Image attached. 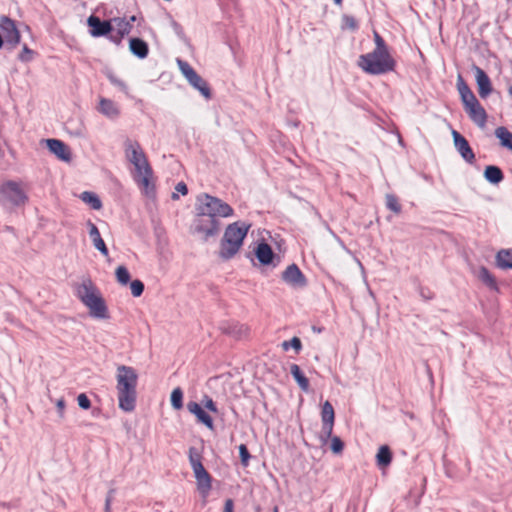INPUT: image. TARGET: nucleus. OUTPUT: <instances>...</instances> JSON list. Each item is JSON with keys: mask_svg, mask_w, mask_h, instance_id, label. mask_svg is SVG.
Returning <instances> with one entry per match:
<instances>
[{"mask_svg": "<svg viewBox=\"0 0 512 512\" xmlns=\"http://www.w3.org/2000/svg\"><path fill=\"white\" fill-rule=\"evenodd\" d=\"M107 39L110 42L114 43L115 45L119 46V45H121L122 40L124 39V36L119 34L118 31L116 33L111 32V34L109 36H107Z\"/></svg>", "mask_w": 512, "mask_h": 512, "instance_id": "50", "label": "nucleus"}, {"mask_svg": "<svg viewBox=\"0 0 512 512\" xmlns=\"http://www.w3.org/2000/svg\"><path fill=\"white\" fill-rule=\"evenodd\" d=\"M154 509L158 511L160 509V506H156L154 507Z\"/></svg>", "mask_w": 512, "mask_h": 512, "instance_id": "63", "label": "nucleus"}, {"mask_svg": "<svg viewBox=\"0 0 512 512\" xmlns=\"http://www.w3.org/2000/svg\"><path fill=\"white\" fill-rule=\"evenodd\" d=\"M57 411L59 413L60 417H63L64 415V409H65V400L63 398L59 399L56 403Z\"/></svg>", "mask_w": 512, "mask_h": 512, "instance_id": "53", "label": "nucleus"}, {"mask_svg": "<svg viewBox=\"0 0 512 512\" xmlns=\"http://www.w3.org/2000/svg\"><path fill=\"white\" fill-rule=\"evenodd\" d=\"M153 169L151 165H147L145 170L142 171L141 175H136L134 180L141 189V192L148 198H155L156 196V185L152 180Z\"/></svg>", "mask_w": 512, "mask_h": 512, "instance_id": "17", "label": "nucleus"}, {"mask_svg": "<svg viewBox=\"0 0 512 512\" xmlns=\"http://www.w3.org/2000/svg\"><path fill=\"white\" fill-rule=\"evenodd\" d=\"M129 284L133 297H140L143 294L145 285L140 279H134Z\"/></svg>", "mask_w": 512, "mask_h": 512, "instance_id": "41", "label": "nucleus"}, {"mask_svg": "<svg viewBox=\"0 0 512 512\" xmlns=\"http://www.w3.org/2000/svg\"><path fill=\"white\" fill-rule=\"evenodd\" d=\"M100 411H101V410H100L99 408H95V409H93V411H92V415H93V416H98V415L100 414Z\"/></svg>", "mask_w": 512, "mask_h": 512, "instance_id": "56", "label": "nucleus"}, {"mask_svg": "<svg viewBox=\"0 0 512 512\" xmlns=\"http://www.w3.org/2000/svg\"><path fill=\"white\" fill-rule=\"evenodd\" d=\"M336 5H341L343 0H333Z\"/></svg>", "mask_w": 512, "mask_h": 512, "instance_id": "59", "label": "nucleus"}, {"mask_svg": "<svg viewBox=\"0 0 512 512\" xmlns=\"http://www.w3.org/2000/svg\"><path fill=\"white\" fill-rule=\"evenodd\" d=\"M239 450V458L240 462L244 467H247L249 464V460L251 459V454L248 450V447L246 444H240L238 446Z\"/></svg>", "mask_w": 512, "mask_h": 512, "instance_id": "45", "label": "nucleus"}, {"mask_svg": "<svg viewBox=\"0 0 512 512\" xmlns=\"http://www.w3.org/2000/svg\"><path fill=\"white\" fill-rule=\"evenodd\" d=\"M75 296L85 305L91 317L109 319L108 306L98 287L90 278L75 286Z\"/></svg>", "mask_w": 512, "mask_h": 512, "instance_id": "3", "label": "nucleus"}, {"mask_svg": "<svg viewBox=\"0 0 512 512\" xmlns=\"http://www.w3.org/2000/svg\"><path fill=\"white\" fill-rule=\"evenodd\" d=\"M113 22L116 23L118 27L117 31L119 34L123 35L124 37L127 36L132 30V25L130 22H126L125 17H115L113 18Z\"/></svg>", "mask_w": 512, "mask_h": 512, "instance_id": "38", "label": "nucleus"}, {"mask_svg": "<svg viewBox=\"0 0 512 512\" xmlns=\"http://www.w3.org/2000/svg\"><path fill=\"white\" fill-rule=\"evenodd\" d=\"M329 440L331 441L330 443V449L331 451L334 453V454H340L342 453L343 449H344V442L343 440L338 437V436H333L331 435V437L329 438Z\"/></svg>", "mask_w": 512, "mask_h": 512, "instance_id": "43", "label": "nucleus"}, {"mask_svg": "<svg viewBox=\"0 0 512 512\" xmlns=\"http://www.w3.org/2000/svg\"><path fill=\"white\" fill-rule=\"evenodd\" d=\"M496 266L502 270L512 269V248L500 249L495 256Z\"/></svg>", "mask_w": 512, "mask_h": 512, "instance_id": "28", "label": "nucleus"}, {"mask_svg": "<svg viewBox=\"0 0 512 512\" xmlns=\"http://www.w3.org/2000/svg\"><path fill=\"white\" fill-rule=\"evenodd\" d=\"M478 278L491 290L494 292H499V286L495 276L489 271V269L485 266H481L479 268Z\"/></svg>", "mask_w": 512, "mask_h": 512, "instance_id": "29", "label": "nucleus"}, {"mask_svg": "<svg viewBox=\"0 0 512 512\" xmlns=\"http://www.w3.org/2000/svg\"><path fill=\"white\" fill-rule=\"evenodd\" d=\"M77 403L78 406L83 410H88L91 408V401L85 393H80L77 396Z\"/></svg>", "mask_w": 512, "mask_h": 512, "instance_id": "47", "label": "nucleus"}, {"mask_svg": "<svg viewBox=\"0 0 512 512\" xmlns=\"http://www.w3.org/2000/svg\"><path fill=\"white\" fill-rule=\"evenodd\" d=\"M456 87L462 102L464 111L467 113L472 122L480 128H483L487 122V112L480 104L475 94L463 78L461 74L457 76Z\"/></svg>", "mask_w": 512, "mask_h": 512, "instance_id": "5", "label": "nucleus"}, {"mask_svg": "<svg viewBox=\"0 0 512 512\" xmlns=\"http://www.w3.org/2000/svg\"><path fill=\"white\" fill-rule=\"evenodd\" d=\"M473 70L475 72L478 94L482 99H486L493 91L491 79L479 66L473 65Z\"/></svg>", "mask_w": 512, "mask_h": 512, "instance_id": "18", "label": "nucleus"}, {"mask_svg": "<svg viewBox=\"0 0 512 512\" xmlns=\"http://www.w3.org/2000/svg\"><path fill=\"white\" fill-rule=\"evenodd\" d=\"M79 198L93 210H100L102 208V201L95 192L84 191L80 194Z\"/></svg>", "mask_w": 512, "mask_h": 512, "instance_id": "32", "label": "nucleus"}, {"mask_svg": "<svg viewBox=\"0 0 512 512\" xmlns=\"http://www.w3.org/2000/svg\"><path fill=\"white\" fill-rule=\"evenodd\" d=\"M34 54L35 51L30 49L27 44H24L18 55V60L23 63H28L33 60Z\"/></svg>", "mask_w": 512, "mask_h": 512, "instance_id": "42", "label": "nucleus"}, {"mask_svg": "<svg viewBox=\"0 0 512 512\" xmlns=\"http://www.w3.org/2000/svg\"><path fill=\"white\" fill-rule=\"evenodd\" d=\"M113 494H114V490H110L106 496V500H105V512H110L111 511V504H112V501H113Z\"/></svg>", "mask_w": 512, "mask_h": 512, "instance_id": "52", "label": "nucleus"}, {"mask_svg": "<svg viewBox=\"0 0 512 512\" xmlns=\"http://www.w3.org/2000/svg\"><path fill=\"white\" fill-rule=\"evenodd\" d=\"M0 193L13 205L22 206L28 201L26 192L20 187V185L9 180L0 187Z\"/></svg>", "mask_w": 512, "mask_h": 512, "instance_id": "11", "label": "nucleus"}, {"mask_svg": "<svg viewBox=\"0 0 512 512\" xmlns=\"http://www.w3.org/2000/svg\"><path fill=\"white\" fill-rule=\"evenodd\" d=\"M197 207L211 214L214 218L230 217L234 214L233 208L222 199L208 193H202L197 197Z\"/></svg>", "mask_w": 512, "mask_h": 512, "instance_id": "7", "label": "nucleus"}, {"mask_svg": "<svg viewBox=\"0 0 512 512\" xmlns=\"http://www.w3.org/2000/svg\"><path fill=\"white\" fill-rule=\"evenodd\" d=\"M195 209L196 217L192 226L193 232L203 235L202 239L208 241L209 238L218 234L220 222L217 218L202 211L199 207L196 206Z\"/></svg>", "mask_w": 512, "mask_h": 512, "instance_id": "8", "label": "nucleus"}, {"mask_svg": "<svg viewBox=\"0 0 512 512\" xmlns=\"http://www.w3.org/2000/svg\"><path fill=\"white\" fill-rule=\"evenodd\" d=\"M97 110L99 113L112 121L117 120L121 114L119 105L116 104L113 100L105 97H100Z\"/></svg>", "mask_w": 512, "mask_h": 512, "instance_id": "21", "label": "nucleus"}, {"mask_svg": "<svg viewBox=\"0 0 512 512\" xmlns=\"http://www.w3.org/2000/svg\"><path fill=\"white\" fill-rule=\"evenodd\" d=\"M170 403L175 410H180L183 408V391L180 387H176L172 390L170 395Z\"/></svg>", "mask_w": 512, "mask_h": 512, "instance_id": "36", "label": "nucleus"}, {"mask_svg": "<svg viewBox=\"0 0 512 512\" xmlns=\"http://www.w3.org/2000/svg\"><path fill=\"white\" fill-rule=\"evenodd\" d=\"M313 330H314V331H317L318 333H320V332L322 331V329H321V328H316L315 326L313 327Z\"/></svg>", "mask_w": 512, "mask_h": 512, "instance_id": "61", "label": "nucleus"}, {"mask_svg": "<svg viewBox=\"0 0 512 512\" xmlns=\"http://www.w3.org/2000/svg\"><path fill=\"white\" fill-rule=\"evenodd\" d=\"M197 489L203 498H206L212 488V482H197Z\"/></svg>", "mask_w": 512, "mask_h": 512, "instance_id": "49", "label": "nucleus"}, {"mask_svg": "<svg viewBox=\"0 0 512 512\" xmlns=\"http://www.w3.org/2000/svg\"><path fill=\"white\" fill-rule=\"evenodd\" d=\"M195 90H197L206 100L212 98V90L206 80L198 73L188 82Z\"/></svg>", "mask_w": 512, "mask_h": 512, "instance_id": "24", "label": "nucleus"}, {"mask_svg": "<svg viewBox=\"0 0 512 512\" xmlns=\"http://www.w3.org/2000/svg\"><path fill=\"white\" fill-rule=\"evenodd\" d=\"M483 177L488 183L498 185L504 180V173L496 165H487L484 169Z\"/></svg>", "mask_w": 512, "mask_h": 512, "instance_id": "25", "label": "nucleus"}, {"mask_svg": "<svg viewBox=\"0 0 512 512\" xmlns=\"http://www.w3.org/2000/svg\"><path fill=\"white\" fill-rule=\"evenodd\" d=\"M5 41H4V38L2 36V34L0 33V49L3 47Z\"/></svg>", "mask_w": 512, "mask_h": 512, "instance_id": "57", "label": "nucleus"}, {"mask_svg": "<svg viewBox=\"0 0 512 512\" xmlns=\"http://www.w3.org/2000/svg\"><path fill=\"white\" fill-rule=\"evenodd\" d=\"M393 458V453L388 445H381L376 453V464L380 470L387 468Z\"/></svg>", "mask_w": 512, "mask_h": 512, "instance_id": "26", "label": "nucleus"}, {"mask_svg": "<svg viewBox=\"0 0 512 512\" xmlns=\"http://www.w3.org/2000/svg\"><path fill=\"white\" fill-rule=\"evenodd\" d=\"M170 24H171V27H172L174 33L177 35V37L181 41L187 43L188 38L185 34V31H184V28L182 27V25L179 22H177L176 20H174L173 18H171Z\"/></svg>", "mask_w": 512, "mask_h": 512, "instance_id": "44", "label": "nucleus"}, {"mask_svg": "<svg viewBox=\"0 0 512 512\" xmlns=\"http://www.w3.org/2000/svg\"><path fill=\"white\" fill-rule=\"evenodd\" d=\"M452 138L454 147L462 159L468 164H474L476 161V156L468 140L456 130H452Z\"/></svg>", "mask_w": 512, "mask_h": 512, "instance_id": "16", "label": "nucleus"}, {"mask_svg": "<svg viewBox=\"0 0 512 512\" xmlns=\"http://www.w3.org/2000/svg\"><path fill=\"white\" fill-rule=\"evenodd\" d=\"M104 74L113 86L117 87L121 92L128 95L129 89H128L127 84L122 79L117 77L116 74L112 70H107L104 72Z\"/></svg>", "mask_w": 512, "mask_h": 512, "instance_id": "33", "label": "nucleus"}, {"mask_svg": "<svg viewBox=\"0 0 512 512\" xmlns=\"http://www.w3.org/2000/svg\"><path fill=\"white\" fill-rule=\"evenodd\" d=\"M115 277L117 282L122 286H126L132 281L130 272L124 265H120L116 268Z\"/></svg>", "mask_w": 512, "mask_h": 512, "instance_id": "35", "label": "nucleus"}, {"mask_svg": "<svg viewBox=\"0 0 512 512\" xmlns=\"http://www.w3.org/2000/svg\"><path fill=\"white\" fill-rule=\"evenodd\" d=\"M187 410L196 417L198 423L204 425L209 430H214L213 418L205 411L204 407L195 401H189L187 403Z\"/></svg>", "mask_w": 512, "mask_h": 512, "instance_id": "20", "label": "nucleus"}, {"mask_svg": "<svg viewBox=\"0 0 512 512\" xmlns=\"http://www.w3.org/2000/svg\"><path fill=\"white\" fill-rule=\"evenodd\" d=\"M87 26L89 34L93 38H100L109 36L114 31L113 18L103 20L100 17L92 14L87 18Z\"/></svg>", "mask_w": 512, "mask_h": 512, "instance_id": "13", "label": "nucleus"}, {"mask_svg": "<svg viewBox=\"0 0 512 512\" xmlns=\"http://www.w3.org/2000/svg\"><path fill=\"white\" fill-rule=\"evenodd\" d=\"M45 147L58 160L70 163L72 161V152L70 147L62 140L56 138H48L43 140Z\"/></svg>", "mask_w": 512, "mask_h": 512, "instance_id": "15", "label": "nucleus"}, {"mask_svg": "<svg viewBox=\"0 0 512 512\" xmlns=\"http://www.w3.org/2000/svg\"><path fill=\"white\" fill-rule=\"evenodd\" d=\"M281 279L292 288L302 289L308 285L307 277L295 263L287 266L281 274Z\"/></svg>", "mask_w": 512, "mask_h": 512, "instance_id": "14", "label": "nucleus"}, {"mask_svg": "<svg viewBox=\"0 0 512 512\" xmlns=\"http://www.w3.org/2000/svg\"><path fill=\"white\" fill-rule=\"evenodd\" d=\"M386 206L389 210L393 211L396 214H399L402 211V206L399 203V200L394 194L386 195Z\"/></svg>", "mask_w": 512, "mask_h": 512, "instance_id": "39", "label": "nucleus"}, {"mask_svg": "<svg viewBox=\"0 0 512 512\" xmlns=\"http://www.w3.org/2000/svg\"><path fill=\"white\" fill-rule=\"evenodd\" d=\"M189 461L196 480H212L211 475L202 464V455L195 447L189 448Z\"/></svg>", "mask_w": 512, "mask_h": 512, "instance_id": "19", "label": "nucleus"}, {"mask_svg": "<svg viewBox=\"0 0 512 512\" xmlns=\"http://www.w3.org/2000/svg\"><path fill=\"white\" fill-rule=\"evenodd\" d=\"M87 226L89 228V236L93 242L94 247L103 255L108 256L109 250L101 237L100 231L98 227L91 222L90 220L87 222Z\"/></svg>", "mask_w": 512, "mask_h": 512, "instance_id": "23", "label": "nucleus"}, {"mask_svg": "<svg viewBox=\"0 0 512 512\" xmlns=\"http://www.w3.org/2000/svg\"><path fill=\"white\" fill-rule=\"evenodd\" d=\"M273 512H279V511H278V508H277V507H275V508H274V510H273Z\"/></svg>", "mask_w": 512, "mask_h": 512, "instance_id": "64", "label": "nucleus"}, {"mask_svg": "<svg viewBox=\"0 0 512 512\" xmlns=\"http://www.w3.org/2000/svg\"><path fill=\"white\" fill-rule=\"evenodd\" d=\"M342 27L348 28L351 31H357L359 29V23L354 16L344 14L342 16Z\"/></svg>", "mask_w": 512, "mask_h": 512, "instance_id": "40", "label": "nucleus"}, {"mask_svg": "<svg viewBox=\"0 0 512 512\" xmlns=\"http://www.w3.org/2000/svg\"><path fill=\"white\" fill-rule=\"evenodd\" d=\"M255 247L251 252L246 254V257L251 261L253 266H259L262 269L276 268L280 262L281 257L274 252L270 244L265 239H259L254 242Z\"/></svg>", "mask_w": 512, "mask_h": 512, "instance_id": "6", "label": "nucleus"}, {"mask_svg": "<svg viewBox=\"0 0 512 512\" xmlns=\"http://www.w3.org/2000/svg\"><path fill=\"white\" fill-rule=\"evenodd\" d=\"M290 374L292 375L294 381L297 383L299 388L308 392L310 388L309 379L305 376L304 372L301 370L300 366L297 364L290 365Z\"/></svg>", "mask_w": 512, "mask_h": 512, "instance_id": "27", "label": "nucleus"}, {"mask_svg": "<svg viewBox=\"0 0 512 512\" xmlns=\"http://www.w3.org/2000/svg\"><path fill=\"white\" fill-rule=\"evenodd\" d=\"M175 190L177 193H180L182 195H187L188 194V187L186 185L185 182L181 181V182H178L175 186Z\"/></svg>", "mask_w": 512, "mask_h": 512, "instance_id": "51", "label": "nucleus"}, {"mask_svg": "<svg viewBox=\"0 0 512 512\" xmlns=\"http://www.w3.org/2000/svg\"><path fill=\"white\" fill-rule=\"evenodd\" d=\"M0 29L3 32V38L8 49H14L21 40L20 31L16 25V21L8 16L0 17Z\"/></svg>", "mask_w": 512, "mask_h": 512, "instance_id": "10", "label": "nucleus"}, {"mask_svg": "<svg viewBox=\"0 0 512 512\" xmlns=\"http://www.w3.org/2000/svg\"><path fill=\"white\" fill-rule=\"evenodd\" d=\"M161 505H162V503L156 502V503H155V505H154V507H156V506H161Z\"/></svg>", "mask_w": 512, "mask_h": 512, "instance_id": "62", "label": "nucleus"}, {"mask_svg": "<svg viewBox=\"0 0 512 512\" xmlns=\"http://www.w3.org/2000/svg\"><path fill=\"white\" fill-rule=\"evenodd\" d=\"M137 20V17L135 15H132L129 17V20H126V22H130V24L132 25L133 22H135Z\"/></svg>", "mask_w": 512, "mask_h": 512, "instance_id": "55", "label": "nucleus"}, {"mask_svg": "<svg viewBox=\"0 0 512 512\" xmlns=\"http://www.w3.org/2000/svg\"><path fill=\"white\" fill-rule=\"evenodd\" d=\"M375 48L373 51L361 54L358 58V67L368 75H383L395 71L396 60L392 57L389 47L383 37L374 31Z\"/></svg>", "mask_w": 512, "mask_h": 512, "instance_id": "1", "label": "nucleus"}, {"mask_svg": "<svg viewBox=\"0 0 512 512\" xmlns=\"http://www.w3.org/2000/svg\"><path fill=\"white\" fill-rule=\"evenodd\" d=\"M129 51L138 59H145L149 54V45L142 38L131 37L129 39Z\"/></svg>", "mask_w": 512, "mask_h": 512, "instance_id": "22", "label": "nucleus"}, {"mask_svg": "<svg viewBox=\"0 0 512 512\" xmlns=\"http://www.w3.org/2000/svg\"><path fill=\"white\" fill-rule=\"evenodd\" d=\"M116 389L118 406L124 412H132L136 408L138 374L135 368L119 365L116 373Z\"/></svg>", "mask_w": 512, "mask_h": 512, "instance_id": "2", "label": "nucleus"}, {"mask_svg": "<svg viewBox=\"0 0 512 512\" xmlns=\"http://www.w3.org/2000/svg\"><path fill=\"white\" fill-rule=\"evenodd\" d=\"M124 152L126 159L134 165L138 175H141L147 165H150L138 141L127 138L124 141Z\"/></svg>", "mask_w": 512, "mask_h": 512, "instance_id": "9", "label": "nucleus"}, {"mask_svg": "<svg viewBox=\"0 0 512 512\" xmlns=\"http://www.w3.org/2000/svg\"><path fill=\"white\" fill-rule=\"evenodd\" d=\"M281 346L284 351H288L290 348H292L296 354H299L303 347L301 339L297 336H294L290 340L282 342Z\"/></svg>", "mask_w": 512, "mask_h": 512, "instance_id": "37", "label": "nucleus"}, {"mask_svg": "<svg viewBox=\"0 0 512 512\" xmlns=\"http://www.w3.org/2000/svg\"><path fill=\"white\" fill-rule=\"evenodd\" d=\"M322 430L320 441L326 444L333 433L335 423V411L333 405L329 401H325L321 406Z\"/></svg>", "mask_w": 512, "mask_h": 512, "instance_id": "12", "label": "nucleus"}, {"mask_svg": "<svg viewBox=\"0 0 512 512\" xmlns=\"http://www.w3.org/2000/svg\"><path fill=\"white\" fill-rule=\"evenodd\" d=\"M251 226V223L239 220L226 227L218 251L221 260L228 261L239 252Z\"/></svg>", "mask_w": 512, "mask_h": 512, "instance_id": "4", "label": "nucleus"}, {"mask_svg": "<svg viewBox=\"0 0 512 512\" xmlns=\"http://www.w3.org/2000/svg\"><path fill=\"white\" fill-rule=\"evenodd\" d=\"M178 198H179V196H178V194H177V193H173V194H172V199H178Z\"/></svg>", "mask_w": 512, "mask_h": 512, "instance_id": "60", "label": "nucleus"}, {"mask_svg": "<svg viewBox=\"0 0 512 512\" xmlns=\"http://www.w3.org/2000/svg\"><path fill=\"white\" fill-rule=\"evenodd\" d=\"M200 404L209 412L218 413L217 405L210 396L204 395Z\"/></svg>", "mask_w": 512, "mask_h": 512, "instance_id": "46", "label": "nucleus"}, {"mask_svg": "<svg viewBox=\"0 0 512 512\" xmlns=\"http://www.w3.org/2000/svg\"><path fill=\"white\" fill-rule=\"evenodd\" d=\"M176 63L187 82L197 74L196 70L187 61L177 58Z\"/></svg>", "mask_w": 512, "mask_h": 512, "instance_id": "34", "label": "nucleus"}, {"mask_svg": "<svg viewBox=\"0 0 512 512\" xmlns=\"http://www.w3.org/2000/svg\"><path fill=\"white\" fill-rule=\"evenodd\" d=\"M418 292H419L420 297L424 301H430V300L434 299V297H435L434 292L430 288L425 287V286H419Z\"/></svg>", "mask_w": 512, "mask_h": 512, "instance_id": "48", "label": "nucleus"}, {"mask_svg": "<svg viewBox=\"0 0 512 512\" xmlns=\"http://www.w3.org/2000/svg\"><path fill=\"white\" fill-rule=\"evenodd\" d=\"M234 503L232 499H227L224 505V512H233Z\"/></svg>", "mask_w": 512, "mask_h": 512, "instance_id": "54", "label": "nucleus"}, {"mask_svg": "<svg viewBox=\"0 0 512 512\" xmlns=\"http://www.w3.org/2000/svg\"><path fill=\"white\" fill-rule=\"evenodd\" d=\"M508 94L512 98V84L508 87Z\"/></svg>", "mask_w": 512, "mask_h": 512, "instance_id": "58", "label": "nucleus"}, {"mask_svg": "<svg viewBox=\"0 0 512 512\" xmlns=\"http://www.w3.org/2000/svg\"><path fill=\"white\" fill-rule=\"evenodd\" d=\"M224 334L240 338L245 330L244 325L236 321L225 322L221 325Z\"/></svg>", "mask_w": 512, "mask_h": 512, "instance_id": "31", "label": "nucleus"}, {"mask_svg": "<svg viewBox=\"0 0 512 512\" xmlns=\"http://www.w3.org/2000/svg\"><path fill=\"white\" fill-rule=\"evenodd\" d=\"M501 147L512 151V132L505 126H500L494 132Z\"/></svg>", "mask_w": 512, "mask_h": 512, "instance_id": "30", "label": "nucleus"}]
</instances>
